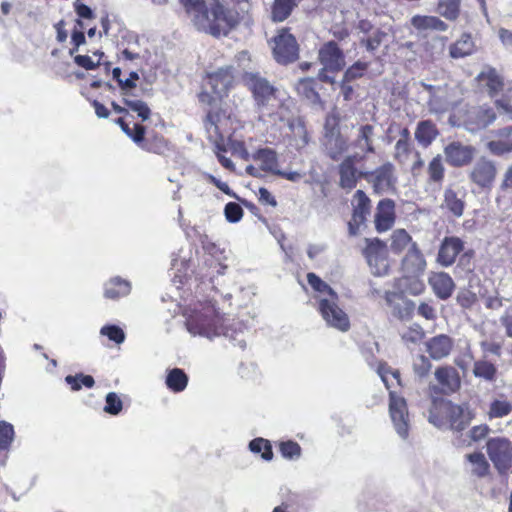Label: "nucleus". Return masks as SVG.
<instances>
[{
  "mask_svg": "<svg viewBox=\"0 0 512 512\" xmlns=\"http://www.w3.org/2000/svg\"><path fill=\"white\" fill-rule=\"evenodd\" d=\"M233 83V75L229 68H222L210 73L203 84V90L199 94V101L210 109L207 112L205 130L208 138L220 147L227 134V125L230 117L220 108L222 98L227 94Z\"/></svg>",
  "mask_w": 512,
  "mask_h": 512,
  "instance_id": "1",
  "label": "nucleus"
},
{
  "mask_svg": "<svg viewBox=\"0 0 512 512\" xmlns=\"http://www.w3.org/2000/svg\"><path fill=\"white\" fill-rule=\"evenodd\" d=\"M190 21L199 31L213 36L226 35L239 22L238 13L225 9L218 1L179 0Z\"/></svg>",
  "mask_w": 512,
  "mask_h": 512,
  "instance_id": "2",
  "label": "nucleus"
},
{
  "mask_svg": "<svg viewBox=\"0 0 512 512\" xmlns=\"http://www.w3.org/2000/svg\"><path fill=\"white\" fill-rule=\"evenodd\" d=\"M184 316L186 328L193 336L213 339L223 332L222 318L212 302L196 303Z\"/></svg>",
  "mask_w": 512,
  "mask_h": 512,
  "instance_id": "3",
  "label": "nucleus"
},
{
  "mask_svg": "<svg viewBox=\"0 0 512 512\" xmlns=\"http://www.w3.org/2000/svg\"><path fill=\"white\" fill-rule=\"evenodd\" d=\"M292 105L293 101L285 95L279 99L276 104L264 106L263 110L258 112L259 121H262L266 125L272 127L281 128L284 125L289 126L295 136L300 138V143H297L298 147H303L308 143V137L305 127L299 123L292 122Z\"/></svg>",
  "mask_w": 512,
  "mask_h": 512,
  "instance_id": "4",
  "label": "nucleus"
},
{
  "mask_svg": "<svg viewBox=\"0 0 512 512\" xmlns=\"http://www.w3.org/2000/svg\"><path fill=\"white\" fill-rule=\"evenodd\" d=\"M471 419V412L467 408L448 401L435 403L429 415V421L434 426L438 428L449 426L454 430H463Z\"/></svg>",
  "mask_w": 512,
  "mask_h": 512,
  "instance_id": "5",
  "label": "nucleus"
},
{
  "mask_svg": "<svg viewBox=\"0 0 512 512\" xmlns=\"http://www.w3.org/2000/svg\"><path fill=\"white\" fill-rule=\"evenodd\" d=\"M244 81L253 94L258 112L263 110L264 106L276 104L279 99L287 95L285 91L274 88L265 78L255 73H246Z\"/></svg>",
  "mask_w": 512,
  "mask_h": 512,
  "instance_id": "6",
  "label": "nucleus"
},
{
  "mask_svg": "<svg viewBox=\"0 0 512 512\" xmlns=\"http://www.w3.org/2000/svg\"><path fill=\"white\" fill-rule=\"evenodd\" d=\"M339 121V113L333 110L325 122V150L335 160L339 159L348 150V144L339 131Z\"/></svg>",
  "mask_w": 512,
  "mask_h": 512,
  "instance_id": "7",
  "label": "nucleus"
},
{
  "mask_svg": "<svg viewBox=\"0 0 512 512\" xmlns=\"http://www.w3.org/2000/svg\"><path fill=\"white\" fill-rule=\"evenodd\" d=\"M318 58L323 66L318 75L319 79L324 82L334 83L335 78L328 75V72L340 71L345 66L342 51L335 42L330 41L320 48Z\"/></svg>",
  "mask_w": 512,
  "mask_h": 512,
  "instance_id": "8",
  "label": "nucleus"
},
{
  "mask_svg": "<svg viewBox=\"0 0 512 512\" xmlns=\"http://www.w3.org/2000/svg\"><path fill=\"white\" fill-rule=\"evenodd\" d=\"M338 302L339 297L323 299L318 304V311L328 327L344 333L350 329V318L347 312L339 306Z\"/></svg>",
  "mask_w": 512,
  "mask_h": 512,
  "instance_id": "9",
  "label": "nucleus"
},
{
  "mask_svg": "<svg viewBox=\"0 0 512 512\" xmlns=\"http://www.w3.org/2000/svg\"><path fill=\"white\" fill-rule=\"evenodd\" d=\"M364 255L368 266L375 276H384L389 271L387 247L379 239H366Z\"/></svg>",
  "mask_w": 512,
  "mask_h": 512,
  "instance_id": "10",
  "label": "nucleus"
},
{
  "mask_svg": "<svg viewBox=\"0 0 512 512\" xmlns=\"http://www.w3.org/2000/svg\"><path fill=\"white\" fill-rule=\"evenodd\" d=\"M251 159L256 165H248L246 173L253 177H263L264 174L281 173L278 165V155L275 150L271 148H260L256 150Z\"/></svg>",
  "mask_w": 512,
  "mask_h": 512,
  "instance_id": "11",
  "label": "nucleus"
},
{
  "mask_svg": "<svg viewBox=\"0 0 512 512\" xmlns=\"http://www.w3.org/2000/svg\"><path fill=\"white\" fill-rule=\"evenodd\" d=\"M458 125H465L469 131H476L490 125L496 118L490 108L473 107L466 111L459 110L454 113Z\"/></svg>",
  "mask_w": 512,
  "mask_h": 512,
  "instance_id": "12",
  "label": "nucleus"
},
{
  "mask_svg": "<svg viewBox=\"0 0 512 512\" xmlns=\"http://www.w3.org/2000/svg\"><path fill=\"white\" fill-rule=\"evenodd\" d=\"M389 415L396 433L403 439H406L410 427V418L406 400L390 391Z\"/></svg>",
  "mask_w": 512,
  "mask_h": 512,
  "instance_id": "13",
  "label": "nucleus"
},
{
  "mask_svg": "<svg viewBox=\"0 0 512 512\" xmlns=\"http://www.w3.org/2000/svg\"><path fill=\"white\" fill-rule=\"evenodd\" d=\"M487 453L499 472L503 473L512 467V445L508 439H490L487 442Z\"/></svg>",
  "mask_w": 512,
  "mask_h": 512,
  "instance_id": "14",
  "label": "nucleus"
},
{
  "mask_svg": "<svg viewBox=\"0 0 512 512\" xmlns=\"http://www.w3.org/2000/svg\"><path fill=\"white\" fill-rule=\"evenodd\" d=\"M273 54L277 62L289 63L298 57V45L295 37L286 30H281L273 40Z\"/></svg>",
  "mask_w": 512,
  "mask_h": 512,
  "instance_id": "15",
  "label": "nucleus"
},
{
  "mask_svg": "<svg viewBox=\"0 0 512 512\" xmlns=\"http://www.w3.org/2000/svg\"><path fill=\"white\" fill-rule=\"evenodd\" d=\"M366 178L378 193L393 190L396 182L394 167L390 163L384 164L375 171L367 173Z\"/></svg>",
  "mask_w": 512,
  "mask_h": 512,
  "instance_id": "16",
  "label": "nucleus"
},
{
  "mask_svg": "<svg viewBox=\"0 0 512 512\" xmlns=\"http://www.w3.org/2000/svg\"><path fill=\"white\" fill-rule=\"evenodd\" d=\"M444 154L448 164L461 167L471 162L475 155V149L470 145L452 142L444 148Z\"/></svg>",
  "mask_w": 512,
  "mask_h": 512,
  "instance_id": "17",
  "label": "nucleus"
},
{
  "mask_svg": "<svg viewBox=\"0 0 512 512\" xmlns=\"http://www.w3.org/2000/svg\"><path fill=\"white\" fill-rule=\"evenodd\" d=\"M422 86L429 96L428 105L431 112L442 113L452 105L453 101L446 85L435 87L422 83Z\"/></svg>",
  "mask_w": 512,
  "mask_h": 512,
  "instance_id": "18",
  "label": "nucleus"
},
{
  "mask_svg": "<svg viewBox=\"0 0 512 512\" xmlns=\"http://www.w3.org/2000/svg\"><path fill=\"white\" fill-rule=\"evenodd\" d=\"M395 205L390 199L381 200L376 207L374 215L375 228L378 232H386L395 222Z\"/></svg>",
  "mask_w": 512,
  "mask_h": 512,
  "instance_id": "19",
  "label": "nucleus"
},
{
  "mask_svg": "<svg viewBox=\"0 0 512 512\" xmlns=\"http://www.w3.org/2000/svg\"><path fill=\"white\" fill-rule=\"evenodd\" d=\"M496 167L493 161L480 158L471 171L472 181L480 187H489L496 177Z\"/></svg>",
  "mask_w": 512,
  "mask_h": 512,
  "instance_id": "20",
  "label": "nucleus"
},
{
  "mask_svg": "<svg viewBox=\"0 0 512 512\" xmlns=\"http://www.w3.org/2000/svg\"><path fill=\"white\" fill-rule=\"evenodd\" d=\"M463 248L464 245L460 238L445 237L438 251V263L444 267L451 266Z\"/></svg>",
  "mask_w": 512,
  "mask_h": 512,
  "instance_id": "21",
  "label": "nucleus"
},
{
  "mask_svg": "<svg viewBox=\"0 0 512 512\" xmlns=\"http://www.w3.org/2000/svg\"><path fill=\"white\" fill-rule=\"evenodd\" d=\"M384 297L393 314L399 318L408 317L414 309L413 302L405 297L403 291H386Z\"/></svg>",
  "mask_w": 512,
  "mask_h": 512,
  "instance_id": "22",
  "label": "nucleus"
},
{
  "mask_svg": "<svg viewBox=\"0 0 512 512\" xmlns=\"http://www.w3.org/2000/svg\"><path fill=\"white\" fill-rule=\"evenodd\" d=\"M372 132L373 128L370 125L360 127L358 137L351 146L354 151L348 157H351L354 161H359L365 157L366 153L373 152L371 144Z\"/></svg>",
  "mask_w": 512,
  "mask_h": 512,
  "instance_id": "23",
  "label": "nucleus"
},
{
  "mask_svg": "<svg viewBox=\"0 0 512 512\" xmlns=\"http://www.w3.org/2000/svg\"><path fill=\"white\" fill-rule=\"evenodd\" d=\"M428 282L436 296L440 299L449 298L455 288L453 279L445 272L431 273Z\"/></svg>",
  "mask_w": 512,
  "mask_h": 512,
  "instance_id": "24",
  "label": "nucleus"
},
{
  "mask_svg": "<svg viewBox=\"0 0 512 512\" xmlns=\"http://www.w3.org/2000/svg\"><path fill=\"white\" fill-rule=\"evenodd\" d=\"M402 267L404 272L415 277L422 274L426 269V261L416 244H412L411 248L408 249L402 261Z\"/></svg>",
  "mask_w": 512,
  "mask_h": 512,
  "instance_id": "25",
  "label": "nucleus"
},
{
  "mask_svg": "<svg viewBox=\"0 0 512 512\" xmlns=\"http://www.w3.org/2000/svg\"><path fill=\"white\" fill-rule=\"evenodd\" d=\"M453 345V340L449 336L441 334L429 339L426 342V349L432 359L440 360L450 354Z\"/></svg>",
  "mask_w": 512,
  "mask_h": 512,
  "instance_id": "26",
  "label": "nucleus"
},
{
  "mask_svg": "<svg viewBox=\"0 0 512 512\" xmlns=\"http://www.w3.org/2000/svg\"><path fill=\"white\" fill-rule=\"evenodd\" d=\"M411 26L418 33L428 31H446L447 25L436 16L414 15L410 20Z\"/></svg>",
  "mask_w": 512,
  "mask_h": 512,
  "instance_id": "27",
  "label": "nucleus"
},
{
  "mask_svg": "<svg viewBox=\"0 0 512 512\" xmlns=\"http://www.w3.org/2000/svg\"><path fill=\"white\" fill-rule=\"evenodd\" d=\"M488 150L495 155H502L512 151V129L501 130L496 138L487 143Z\"/></svg>",
  "mask_w": 512,
  "mask_h": 512,
  "instance_id": "28",
  "label": "nucleus"
},
{
  "mask_svg": "<svg viewBox=\"0 0 512 512\" xmlns=\"http://www.w3.org/2000/svg\"><path fill=\"white\" fill-rule=\"evenodd\" d=\"M130 283L119 277H114L105 283L104 296L107 299L116 300L120 297L127 296L130 293Z\"/></svg>",
  "mask_w": 512,
  "mask_h": 512,
  "instance_id": "29",
  "label": "nucleus"
},
{
  "mask_svg": "<svg viewBox=\"0 0 512 512\" xmlns=\"http://www.w3.org/2000/svg\"><path fill=\"white\" fill-rule=\"evenodd\" d=\"M477 80L481 86L487 88L491 96L497 94L503 86L501 77L495 69L486 68L478 76Z\"/></svg>",
  "mask_w": 512,
  "mask_h": 512,
  "instance_id": "30",
  "label": "nucleus"
},
{
  "mask_svg": "<svg viewBox=\"0 0 512 512\" xmlns=\"http://www.w3.org/2000/svg\"><path fill=\"white\" fill-rule=\"evenodd\" d=\"M437 381L446 391H455L460 386V378L457 371L452 367H442L435 371Z\"/></svg>",
  "mask_w": 512,
  "mask_h": 512,
  "instance_id": "31",
  "label": "nucleus"
},
{
  "mask_svg": "<svg viewBox=\"0 0 512 512\" xmlns=\"http://www.w3.org/2000/svg\"><path fill=\"white\" fill-rule=\"evenodd\" d=\"M307 281L316 292L315 299L318 304H320L323 299L338 298V294L314 273L307 275Z\"/></svg>",
  "mask_w": 512,
  "mask_h": 512,
  "instance_id": "32",
  "label": "nucleus"
},
{
  "mask_svg": "<svg viewBox=\"0 0 512 512\" xmlns=\"http://www.w3.org/2000/svg\"><path fill=\"white\" fill-rule=\"evenodd\" d=\"M352 205L355 221L365 222L367 216L370 214V199L363 191L358 190L353 196Z\"/></svg>",
  "mask_w": 512,
  "mask_h": 512,
  "instance_id": "33",
  "label": "nucleus"
},
{
  "mask_svg": "<svg viewBox=\"0 0 512 512\" xmlns=\"http://www.w3.org/2000/svg\"><path fill=\"white\" fill-rule=\"evenodd\" d=\"M437 135L438 131L431 121L425 120L418 123L415 138L420 145L429 146Z\"/></svg>",
  "mask_w": 512,
  "mask_h": 512,
  "instance_id": "34",
  "label": "nucleus"
},
{
  "mask_svg": "<svg viewBox=\"0 0 512 512\" xmlns=\"http://www.w3.org/2000/svg\"><path fill=\"white\" fill-rule=\"evenodd\" d=\"M354 160L347 157L340 165V185L345 189H352L357 182Z\"/></svg>",
  "mask_w": 512,
  "mask_h": 512,
  "instance_id": "35",
  "label": "nucleus"
},
{
  "mask_svg": "<svg viewBox=\"0 0 512 512\" xmlns=\"http://www.w3.org/2000/svg\"><path fill=\"white\" fill-rule=\"evenodd\" d=\"M466 459L468 462L469 471L477 476L483 477L489 472V463L487 462L484 454L475 452L466 455Z\"/></svg>",
  "mask_w": 512,
  "mask_h": 512,
  "instance_id": "36",
  "label": "nucleus"
},
{
  "mask_svg": "<svg viewBox=\"0 0 512 512\" xmlns=\"http://www.w3.org/2000/svg\"><path fill=\"white\" fill-rule=\"evenodd\" d=\"M165 383L173 392H182L188 385V376L182 369L174 368L166 376Z\"/></svg>",
  "mask_w": 512,
  "mask_h": 512,
  "instance_id": "37",
  "label": "nucleus"
},
{
  "mask_svg": "<svg viewBox=\"0 0 512 512\" xmlns=\"http://www.w3.org/2000/svg\"><path fill=\"white\" fill-rule=\"evenodd\" d=\"M475 51V44L470 35L464 34L450 47V55L453 58H462L471 55Z\"/></svg>",
  "mask_w": 512,
  "mask_h": 512,
  "instance_id": "38",
  "label": "nucleus"
},
{
  "mask_svg": "<svg viewBox=\"0 0 512 512\" xmlns=\"http://www.w3.org/2000/svg\"><path fill=\"white\" fill-rule=\"evenodd\" d=\"M390 240V249L397 254L403 252L406 248H411L412 244H415L412 242L411 236L404 229H396L393 231Z\"/></svg>",
  "mask_w": 512,
  "mask_h": 512,
  "instance_id": "39",
  "label": "nucleus"
},
{
  "mask_svg": "<svg viewBox=\"0 0 512 512\" xmlns=\"http://www.w3.org/2000/svg\"><path fill=\"white\" fill-rule=\"evenodd\" d=\"M377 373L385 384L386 388L390 391L395 385H401L399 372L392 370L385 364H380Z\"/></svg>",
  "mask_w": 512,
  "mask_h": 512,
  "instance_id": "40",
  "label": "nucleus"
},
{
  "mask_svg": "<svg viewBox=\"0 0 512 512\" xmlns=\"http://www.w3.org/2000/svg\"><path fill=\"white\" fill-rule=\"evenodd\" d=\"M444 203L446 208L453 213L454 216L460 217L464 211V202L458 197L457 193L451 189L445 191Z\"/></svg>",
  "mask_w": 512,
  "mask_h": 512,
  "instance_id": "41",
  "label": "nucleus"
},
{
  "mask_svg": "<svg viewBox=\"0 0 512 512\" xmlns=\"http://www.w3.org/2000/svg\"><path fill=\"white\" fill-rule=\"evenodd\" d=\"M460 12V0H441L438 13L447 20H456Z\"/></svg>",
  "mask_w": 512,
  "mask_h": 512,
  "instance_id": "42",
  "label": "nucleus"
},
{
  "mask_svg": "<svg viewBox=\"0 0 512 512\" xmlns=\"http://www.w3.org/2000/svg\"><path fill=\"white\" fill-rule=\"evenodd\" d=\"M294 5V0H275L272 8L273 20L284 21L290 15Z\"/></svg>",
  "mask_w": 512,
  "mask_h": 512,
  "instance_id": "43",
  "label": "nucleus"
},
{
  "mask_svg": "<svg viewBox=\"0 0 512 512\" xmlns=\"http://www.w3.org/2000/svg\"><path fill=\"white\" fill-rule=\"evenodd\" d=\"M103 57V53L99 50L93 52L90 55H75L74 62L79 66L86 70H93L98 67L101 63Z\"/></svg>",
  "mask_w": 512,
  "mask_h": 512,
  "instance_id": "44",
  "label": "nucleus"
},
{
  "mask_svg": "<svg viewBox=\"0 0 512 512\" xmlns=\"http://www.w3.org/2000/svg\"><path fill=\"white\" fill-rule=\"evenodd\" d=\"M473 373L476 377L485 381H493L496 375V368L492 363L481 360L474 364Z\"/></svg>",
  "mask_w": 512,
  "mask_h": 512,
  "instance_id": "45",
  "label": "nucleus"
},
{
  "mask_svg": "<svg viewBox=\"0 0 512 512\" xmlns=\"http://www.w3.org/2000/svg\"><path fill=\"white\" fill-rule=\"evenodd\" d=\"M123 102L130 110L137 113L138 117H140L142 121L149 119L151 111L145 102L130 99L127 95L124 96Z\"/></svg>",
  "mask_w": 512,
  "mask_h": 512,
  "instance_id": "46",
  "label": "nucleus"
},
{
  "mask_svg": "<svg viewBox=\"0 0 512 512\" xmlns=\"http://www.w3.org/2000/svg\"><path fill=\"white\" fill-rule=\"evenodd\" d=\"M116 123L121 127L122 131L135 143L139 144L143 141L145 134V128L143 126L135 124L133 128H130L122 118L117 119Z\"/></svg>",
  "mask_w": 512,
  "mask_h": 512,
  "instance_id": "47",
  "label": "nucleus"
},
{
  "mask_svg": "<svg viewBox=\"0 0 512 512\" xmlns=\"http://www.w3.org/2000/svg\"><path fill=\"white\" fill-rule=\"evenodd\" d=\"M249 448L253 453H260L261 457L269 461L273 458V452L268 440L263 438H256L249 444Z\"/></svg>",
  "mask_w": 512,
  "mask_h": 512,
  "instance_id": "48",
  "label": "nucleus"
},
{
  "mask_svg": "<svg viewBox=\"0 0 512 512\" xmlns=\"http://www.w3.org/2000/svg\"><path fill=\"white\" fill-rule=\"evenodd\" d=\"M512 411V404L507 400H495L490 405L489 417L501 418L508 415Z\"/></svg>",
  "mask_w": 512,
  "mask_h": 512,
  "instance_id": "49",
  "label": "nucleus"
},
{
  "mask_svg": "<svg viewBox=\"0 0 512 512\" xmlns=\"http://www.w3.org/2000/svg\"><path fill=\"white\" fill-rule=\"evenodd\" d=\"M123 408V403L119 395L115 392H109L105 397V406L103 410L110 415H118Z\"/></svg>",
  "mask_w": 512,
  "mask_h": 512,
  "instance_id": "50",
  "label": "nucleus"
},
{
  "mask_svg": "<svg viewBox=\"0 0 512 512\" xmlns=\"http://www.w3.org/2000/svg\"><path fill=\"white\" fill-rule=\"evenodd\" d=\"M65 381L68 385H70L71 389L74 391L81 389L82 385L87 388H91L94 385V379L90 375H82V374H79L76 376L68 375L65 378Z\"/></svg>",
  "mask_w": 512,
  "mask_h": 512,
  "instance_id": "51",
  "label": "nucleus"
},
{
  "mask_svg": "<svg viewBox=\"0 0 512 512\" xmlns=\"http://www.w3.org/2000/svg\"><path fill=\"white\" fill-rule=\"evenodd\" d=\"M14 439L13 426L5 421H0V449H7Z\"/></svg>",
  "mask_w": 512,
  "mask_h": 512,
  "instance_id": "52",
  "label": "nucleus"
},
{
  "mask_svg": "<svg viewBox=\"0 0 512 512\" xmlns=\"http://www.w3.org/2000/svg\"><path fill=\"white\" fill-rule=\"evenodd\" d=\"M100 334L109 338V340L121 344L125 340L124 331L115 325L103 326L100 330Z\"/></svg>",
  "mask_w": 512,
  "mask_h": 512,
  "instance_id": "53",
  "label": "nucleus"
},
{
  "mask_svg": "<svg viewBox=\"0 0 512 512\" xmlns=\"http://www.w3.org/2000/svg\"><path fill=\"white\" fill-rule=\"evenodd\" d=\"M280 452L284 458L292 460L300 457L301 448L298 443L287 441L281 443Z\"/></svg>",
  "mask_w": 512,
  "mask_h": 512,
  "instance_id": "54",
  "label": "nucleus"
},
{
  "mask_svg": "<svg viewBox=\"0 0 512 512\" xmlns=\"http://www.w3.org/2000/svg\"><path fill=\"white\" fill-rule=\"evenodd\" d=\"M408 135H409L408 130L404 129L403 130L404 138L399 139L395 145V157L401 162L406 160L408 152H409V143H408V139H407Z\"/></svg>",
  "mask_w": 512,
  "mask_h": 512,
  "instance_id": "55",
  "label": "nucleus"
},
{
  "mask_svg": "<svg viewBox=\"0 0 512 512\" xmlns=\"http://www.w3.org/2000/svg\"><path fill=\"white\" fill-rule=\"evenodd\" d=\"M367 63L364 62H356L351 67H349L344 74V82L353 81L359 77H361L364 72L367 70Z\"/></svg>",
  "mask_w": 512,
  "mask_h": 512,
  "instance_id": "56",
  "label": "nucleus"
},
{
  "mask_svg": "<svg viewBox=\"0 0 512 512\" xmlns=\"http://www.w3.org/2000/svg\"><path fill=\"white\" fill-rule=\"evenodd\" d=\"M224 213L227 221L231 223L239 222L243 217V209L239 204L234 202L226 204Z\"/></svg>",
  "mask_w": 512,
  "mask_h": 512,
  "instance_id": "57",
  "label": "nucleus"
},
{
  "mask_svg": "<svg viewBox=\"0 0 512 512\" xmlns=\"http://www.w3.org/2000/svg\"><path fill=\"white\" fill-rule=\"evenodd\" d=\"M312 84L313 81L311 79H301L298 82L296 89L299 94H302L307 99L314 100L317 98V93L315 92Z\"/></svg>",
  "mask_w": 512,
  "mask_h": 512,
  "instance_id": "58",
  "label": "nucleus"
},
{
  "mask_svg": "<svg viewBox=\"0 0 512 512\" xmlns=\"http://www.w3.org/2000/svg\"><path fill=\"white\" fill-rule=\"evenodd\" d=\"M413 369L418 376L423 377L430 371L431 363L427 357L419 355L414 360Z\"/></svg>",
  "mask_w": 512,
  "mask_h": 512,
  "instance_id": "59",
  "label": "nucleus"
},
{
  "mask_svg": "<svg viewBox=\"0 0 512 512\" xmlns=\"http://www.w3.org/2000/svg\"><path fill=\"white\" fill-rule=\"evenodd\" d=\"M428 170L431 179L434 181L442 179L444 168L440 156H436L432 159V161L429 163Z\"/></svg>",
  "mask_w": 512,
  "mask_h": 512,
  "instance_id": "60",
  "label": "nucleus"
},
{
  "mask_svg": "<svg viewBox=\"0 0 512 512\" xmlns=\"http://www.w3.org/2000/svg\"><path fill=\"white\" fill-rule=\"evenodd\" d=\"M385 36L386 34L384 32L376 31L372 37L367 40H362V43L366 46L367 50L373 51L379 47Z\"/></svg>",
  "mask_w": 512,
  "mask_h": 512,
  "instance_id": "61",
  "label": "nucleus"
},
{
  "mask_svg": "<svg viewBox=\"0 0 512 512\" xmlns=\"http://www.w3.org/2000/svg\"><path fill=\"white\" fill-rule=\"evenodd\" d=\"M71 41L74 45V48H72L69 51V54L71 56H73L75 54V52L79 49V47L85 43V36H84L83 31L77 30L76 28H74L72 35H71Z\"/></svg>",
  "mask_w": 512,
  "mask_h": 512,
  "instance_id": "62",
  "label": "nucleus"
},
{
  "mask_svg": "<svg viewBox=\"0 0 512 512\" xmlns=\"http://www.w3.org/2000/svg\"><path fill=\"white\" fill-rule=\"evenodd\" d=\"M488 432H489V427L485 424H482V425L474 426L470 430L469 435L473 441H479V440H482L483 438H485L487 436Z\"/></svg>",
  "mask_w": 512,
  "mask_h": 512,
  "instance_id": "63",
  "label": "nucleus"
},
{
  "mask_svg": "<svg viewBox=\"0 0 512 512\" xmlns=\"http://www.w3.org/2000/svg\"><path fill=\"white\" fill-rule=\"evenodd\" d=\"M74 9L77 15L82 19H92L94 17V13L91 8L79 1L74 3Z\"/></svg>",
  "mask_w": 512,
  "mask_h": 512,
  "instance_id": "64",
  "label": "nucleus"
}]
</instances>
